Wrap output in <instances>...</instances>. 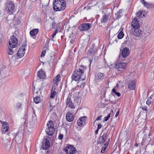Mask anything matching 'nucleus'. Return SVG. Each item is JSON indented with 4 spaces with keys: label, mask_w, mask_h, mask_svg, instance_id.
Listing matches in <instances>:
<instances>
[{
    "label": "nucleus",
    "mask_w": 154,
    "mask_h": 154,
    "mask_svg": "<svg viewBox=\"0 0 154 154\" xmlns=\"http://www.w3.org/2000/svg\"><path fill=\"white\" fill-rule=\"evenodd\" d=\"M104 4L102 2L100 1L97 2L94 6V7L96 11L99 10L103 8L104 6Z\"/></svg>",
    "instance_id": "2eb2a0df"
},
{
    "label": "nucleus",
    "mask_w": 154,
    "mask_h": 154,
    "mask_svg": "<svg viewBox=\"0 0 154 154\" xmlns=\"http://www.w3.org/2000/svg\"><path fill=\"white\" fill-rule=\"evenodd\" d=\"M35 87H34V89H35Z\"/></svg>",
    "instance_id": "6e6d98bb"
},
{
    "label": "nucleus",
    "mask_w": 154,
    "mask_h": 154,
    "mask_svg": "<svg viewBox=\"0 0 154 154\" xmlns=\"http://www.w3.org/2000/svg\"><path fill=\"white\" fill-rule=\"evenodd\" d=\"M38 77L41 79H44L46 77L45 72L41 69L38 72Z\"/></svg>",
    "instance_id": "412c9836"
},
{
    "label": "nucleus",
    "mask_w": 154,
    "mask_h": 154,
    "mask_svg": "<svg viewBox=\"0 0 154 154\" xmlns=\"http://www.w3.org/2000/svg\"><path fill=\"white\" fill-rule=\"evenodd\" d=\"M131 26L133 27V29L139 27V24L137 18H135L132 20Z\"/></svg>",
    "instance_id": "a211bd4d"
},
{
    "label": "nucleus",
    "mask_w": 154,
    "mask_h": 154,
    "mask_svg": "<svg viewBox=\"0 0 154 154\" xmlns=\"http://www.w3.org/2000/svg\"><path fill=\"white\" fill-rule=\"evenodd\" d=\"M9 130V128H1V131H2V133L3 134H5L6 132H8Z\"/></svg>",
    "instance_id": "473e14b6"
},
{
    "label": "nucleus",
    "mask_w": 154,
    "mask_h": 154,
    "mask_svg": "<svg viewBox=\"0 0 154 154\" xmlns=\"http://www.w3.org/2000/svg\"><path fill=\"white\" fill-rule=\"evenodd\" d=\"M38 32V30L37 29H33L30 32V35L32 36H35L36 35Z\"/></svg>",
    "instance_id": "4be33fe9"
},
{
    "label": "nucleus",
    "mask_w": 154,
    "mask_h": 154,
    "mask_svg": "<svg viewBox=\"0 0 154 154\" xmlns=\"http://www.w3.org/2000/svg\"><path fill=\"white\" fill-rule=\"evenodd\" d=\"M26 46H27V45H26L25 44V45H22L19 49L17 53V54L19 57H21L24 56L25 53Z\"/></svg>",
    "instance_id": "9b49d317"
},
{
    "label": "nucleus",
    "mask_w": 154,
    "mask_h": 154,
    "mask_svg": "<svg viewBox=\"0 0 154 154\" xmlns=\"http://www.w3.org/2000/svg\"><path fill=\"white\" fill-rule=\"evenodd\" d=\"M151 103V101L149 100H148L146 101V104L148 105H149Z\"/></svg>",
    "instance_id": "de8ad7c7"
},
{
    "label": "nucleus",
    "mask_w": 154,
    "mask_h": 154,
    "mask_svg": "<svg viewBox=\"0 0 154 154\" xmlns=\"http://www.w3.org/2000/svg\"><path fill=\"white\" fill-rule=\"evenodd\" d=\"M86 117L85 116L82 117L79 119L77 121V124L80 126H82L85 125L86 123Z\"/></svg>",
    "instance_id": "4468645a"
},
{
    "label": "nucleus",
    "mask_w": 154,
    "mask_h": 154,
    "mask_svg": "<svg viewBox=\"0 0 154 154\" xmlns=\"http://www.w3.org/2000/svg\"><path fill=\"white\" fill-rule=\"evenodd\" d=\"M10 145H9V147H10Z\"/></svg>",
    "instance_id": "5fc2aeb1"
},
{
    "label": "nucleus",
    "mask_w": 154,
    "mask_h": 154,
    "mask_svg": "<svg viewBox=\"0 0 154 154\" xmlns=\"http://www.w3.org/2000/svg\"><path fill=\"white\" fill-rule=\"evenodd\" d=\"M47 125L48 128L46 130V132L49 135L52 136L55 131L53 122L51 120L49 121Z\"/></svg>",
    "instance_id": "7ed1b4c3"
},
{
    "label": "nucleus",
    "mask_w": 154,
    "mask_h": 154,
    "mask_svg": "<svg viewBox=\"0 0 154 154\" xmlns=\"http://www.w3.org/2000/svg\"><path fill=\"white\" fill-rule=\"evenodd\" d=\"M22 104L20 103H16L15 108L16 109H19L22 107Z\"/></svg>",
    "instance_id": "f704fd0d"
},
{
    "label": "nucleus",
    "mask_w": 154,
    "mask_h": 154,
    "mask_svg": "<svg viewBox=\"0 0 154 154\" xmlns=\"http://www.w3.org/2000/svg\"><path fill=\"white\" fill-rule=\"evenodd\" d=\"M85 79L86 77L84 75V71L79 68L76 69L72 75V81L82 82Z\"/></svg>",
    "instance_id": "f257e3e1"
},
{
    "label": "nucleus",
    "mask_w": 154,
    "mask_h": 154,
    "mask_svg": "<svg viewBox=\"0 0 154 154\" xmlns=\"http://www.w3.org/2000/svg\"><path fill=\"white\" fill-rule=\"evenodd\" d=\"M12 48L10 47H9L8 50V54L9 55H11L13 54L14 52Z\"/></svg>",
    "instance_id": "e433bc0d"
},
{
    "label": "nucleus",
    "mask_w": 154,
    "mask_h": 154,
    "mask_svg": "<svg viewBox=\"0 0 154 154\" xmlns=\"http://www.w3.org/2000/svg\"><path fill=\"white\" fill-rule=\"evenodd\" d=\"M109 15L104 14L101 19L100 21L102 23H105L109 20Z\"/></svg>",
    "instance_id": "aec40b11"
},
{
    "label": "nucleus",
    "mask_w": 154,
    "mask_h": 154,
    "mask_svg": "<svg viewBox=\"0 0 154 154\" xmlns=\"http://www.w3.org/2000/svg\"><path fill=\"white\" fill-rule=\"evenodd\" d=\"M112 93L115 94L117 95L118 97H119L121 95L120 93L119 92H116L115 89L114 88H113L112 89Z\"/></svg>",
    "instance_id": "c9c22d12"
},
{
    "label": "nucleus",
    "mask_w": 154,
    "mask_h": 154,
    "mask_svg": "<svg viewBox=\"0 0 154 154\" xmlns=\"http://www.w3.org/2000/svg\"><path fill=\"white\" fill-rule=\"evenodd\" d=\"M9 45L11 48H15L17 47L18 41L15 36L12 35L9 40Z\"/></svg>",
    "instance_id": "0eeeda50"
},
{
    "label": "nucleus",
    "mask_w": 154,
    "mask_h": 154,
    "mask_svg": "<svg viewBox=\"0 0 154 154\" xmlns=\"http://www.w3.org/2000/svg\"><path fill=\"white\" fill-rule=\"evenodd\" d=\"M142 109L144 110H146V106L143 107Z\"/></svg>",
    "instance_id": "3c124183"
},
{
    "label": "nucleus",
    "mask_w": 154,
    "mask_h": 154,
    "mask_svg": "<svg viewBox=\"0 0 154 154\" xmlns=\"http://www.w3.org/2000/svg\"><path fill=\"white\" fill-rule=\"evenodd\" d=\"M91 26V24L90 23H83L79 27V29L82 31H86L90 29Z\"/></svg>",
    "instance_id": "f8f14e48"
},
{
    "label": "nucleus",
    "mask_w": 154,
    "mask_h": 154,
    "mask_svg": "<svg viewBox=\"0 0 154 154\" xmlns=\"http://www.w3.org/2000/svg\"><path fill=\"white\" fill-rule=\"evenodd\" d=\"M107 133L106 132H102L100 134V137L106 140L107 138Z\"/></svg>",
    "instance_id": "bb28decb"
},
{
    "label": "nucleus",
    "mask_w": 154,
    "mask_h": 154,
    "mask_svg": "<svg viewBox=\"0 0 154 154\" xmlns=\"http://www.w3.org/2000/svg\"><path fill=\"white\" fill-rule=\"evenodd\" d=\"M106 140L104 138H102L100 137L97 139V144H101L103 142H104Z\"/></svg>",
    "instance_id": "393cba45"
},
{
    "label": "nucleus",
    "mask_w": 154,
    "mask_h": 154,
    "mask_svg": "<svg viewBox=\"0 0 154 154\" xmlns=\"http://www.w3.org/2000/svg\"><path fill=\"white\" fill-rule=\"evenodd\" d=\"M136 83V82L135 80H133L130 81L128 82V88L130 90H134L135 87Z\"/></svg>",
    "instance_id": "f3484780"
},
{
    "label": "nucleus",
    "mask_w": 154,
    "mask_h": 154,
    "mask_svg": "<svg viewBox=\"0 0 154 154\" xmlns=\"http://www.w3.org/2000/svg\"><path fill=\"white\" fill-rule=\"evenodd\" d=\"M127 65L126 63L118 62L116 64L115 68L118 70L123 72L125 70Z\"/></svg>",
    "instance_id": "423d86ee"
},
{
    "label": "nucleus",
    "mask_w": 154,
    "mask_h": 154,
    "mask_svg": "<svg viewBox=\"0 0 154 154\" xmlns=\"http://www.w3.org/2000/svg\"><path fill=\"white\" fill-rule=\"evenodd\" d=\"M91 5V4H90V3H89L88 5V6H90V5Z\"/></svg>",
    "instance_id": "864d4df0"
},
{
    "label": "nucleus",
    "mask_w": 154,
    "mask_h": 154,
    "mask_svg": "<svg viewBox=\"0 0 154 154\" xmlns=\"http://www.w3.org/2000/svg\"><path fill=\"white\" fill-rule=\"evenodd\" d=\"M53 7L56 11L63 10L66 7V3L64 0H55L53 2Z\"/></svg>",
    "instance_id": "f03ea898"
},
{
    "label": "nucleus",
    "mask_w": 154,
    "mask_h": 154,
    "mask_svg": "<svg viewBox=\"0 0 154 154\" xmlns=\"http://www.w3.org/2000/svg\"><path fill=\"white\" fill-rule=\"evenodd\" d=\"M60 75H58L56 77H55L53 80V83L54 84H56V85L57 86L58 84L59 79L60 78Z\"/></svg>",
    "instance_id": "5701e85b"
},
{
    "label": "nucleus",
    "mask_w": 154,
    "mask_h": 154,
    "mask_svg": "<svg viewBox=\"0 0 154 154\" xmlns=\"http://www.w3.org/2000/svg\"><path fill=\"white\" fill-rule=\"evenodd\" d=\"M46 53V51L45 50H43L42 51L41 54V57H44L45 55V54Z\"/></svg>",
    "instance_id": "a19ab883"
},
{
    "label": "nucleus",
    "mask_w": 154,
    "mask_h": 154,
    "mask_svg": "<svg viewBox=\"0 0 154 154\" xmlns=\"http://www.w3.org/2000/svg\"><path fill=\"white\" fill-rule=\"evenodd\" d=\"M133 31L134 35L137 37H139L142 34V31L139 29V27L133 28Z\"/></svg>",
    "instance_id": "dca6fc26"
},
{
    "label": "nucleus",
    "mask_w": 154,
    "mask_h": 154,
    "mask_svg": "<svg viewBox=\"0 0 154 154\" xmlns=\"http://www.w3.org/2000/svg\"><path fill=\"white\" fill-rule=\"evenodd\" d=\"M66 104L67 106H68L69 107L71 108L74 109L75 108V106L74 104L72 102L69 95L68 96L66 100Z\"/></svg>",
    "instance_id": "ddd939ff"
},
{
    "label": "nucleus",
    "mask_w": 154,
    "mask_h": 154,
    "mask_svg": "<svg viewBox=\"0 0 154 154\" xmlns=\"http://www.w3.org/2000/svg\"><path fill=\"white\" fill-rule=\"evenodd\" d=\"M50 147V143L49 140L46 138L44 139L42 143L41 149L47 150Z\"/></svg>",
    "instance_id": "9d476101"
},
{
    "label": "nucleus",
    "mask_w": 154,
    "mask_h": 154,
    "mask_svg": "<svg viewBox=\"0 0 154 154\" xmlns=\"http://www.w3.org/2000/svg\"><path fill=\"white\" fill-rule=\"evenodd\" d=\"M108 143H105L104 145V146L102 147L101 150V153H103L104 152L105 150L106 149L107 147L108 146Z\"/></svg>",
    "instance_id": "cd10ccee"
},
{
    "label": "nucleus",
    "mask_w": 154,
    "mask_h": 154,
    "mask_svg": "<svg viewBox=\"0 0 154 154\" xmlns=\"http://www.w3.org/2000/svg\"><path fill=\"white\" fill-rule=\"evenodd\" d=\"M0 122L2 123V128H7L8 127V124L6 122H3L2 121H0Z\"/></svg>",
    "instance_id": "c85d7f7f"
},
{
    "label": "nucleus",
    "mask_w": 154,
    "mask_h": 154,
    "mask_svg": "<svg viewBox=\"0 0 154 154\" xmlns=\"http://www.w3.org/2000/svg\"><path fill=\"white\" fill-rule=\"evenodd\" d=\"M119 112H120L119 109H118L116 114V115H115L116 117H117V116H118V115H119Z\"/></svg>",
    "instance_id": "09e8293b"
},
{
    "label": "nucleus",
    "mask_w": 154,
    "mask_h": 154,
    "mask_svg": "<svg viewBox=\"0 0 154 154\" xmlns=\"http://www.w3.org/2000/svg\"><path fill=\"white\" fill-rule=\"evenodd\" d=\"M102 117V116L101 115L100 116L97 118H96V119L95 120V121H96L100 120Z\"/></svg>",
    "instance_id": "a18cd8bd"
},
{
    "label": "nucleus",
    "mask_w": 154,
    "mask_h": 154,
    "mask_svg": "<svg viewBox=\"0 0 154 154\" xmlns=\"http://www.w3.org/2000/svg\"><path fill=\"white\" fill-rule=\"evenodd\" d=\"M80 82V81H79V82H78L77 86L80 87V88L83 87L85 85L84 83L82 82L81 83V84H80L79 83Z\"/></svg>",
    "instance_id": "58836bf2"
},
{
    "label": "nucleus",
    "mask_w": 154,
    "mask_h": 154,
    "mask_svg": "<svg viewBox=\"0 0 154 154\" xmlns=\"http://www.w3.org/2000/svg\"><path fill=\"white\" fill-rule=\"evenodd\" d=\"M129 54V50L128 48H124L122 50L121 53L120 54L118 60L119 61H124Z\"/></svg>",
    "instance_id": "20e7f679"
},
{
    "label": "nucleus",
    "mask_w": 154,
    "mask_h": 154,
    "mask_svg": "<svg viewBox=\"0 0 154 154\" xmlns=\"http://www.w3.org/2000/svg\"><path fill=\"white\" fill-rule=\"evenodd\" d=\"M34 100L36 103H38L41 101L40 98L39 97L37 96L34 98Z\"/></svg>",
    "instance_id": "c756f323"
},
{
    "label": "nucleus",
    "mask_w": 154,
    "mask_h": 154,
    "mask_svg": "<svg viewBox=\"0 0 154 154\" xmlns=\"http://www.w3.org/2000/svg\"><path fill=\"white\" fill-rule=\"evenodd\" d=\"M57 94V92L55 91H51L50 96L51 98H54Z\"/></svg>",
    "instance_id": "2f4dec72"
},
{
    "label": "nucleus",
    "mask_w": 154,
    "mask_h": 154,
    "mask_svg": "<svg viewBox=\"0 0 154 154\" xmlns=\"http://www.w3.org/2000/svg\"><path fill=\"white\" fill-rule=\"evenodd\" d=\"M104 78L103 74L101 72L96 74L95 75L94 82L97 84L101 82Z\"/></svg>",
    "instance_id": "1a4fd4ad"
},
{
    "label": "nucleus",
    "mask_w": 154,
    "mask_h": 154,
    "mask_svg": "<svg viewBox=\"0 0 154 154\" xmlns=\"http://www.w3.org/2000/svg\"><path fill=\"white\" fill-rule=\"evenodd\" d=\"M141 2L144 5V6H146V8H149L150 6L149 4L146 2L144 0H141Z\"/></svg>",
    "instance_id": "7c9ffc66"
},
{
    "label": "nucleus",
    "mask_w": 154,
    "mask_h": 154,
    "mask_svg": "<svg viewBox=\"0 0 154 154\" xmlns=\"http://www.w3.org/2000/svg\"><path fill=\"white\" fill-rule=\"evenodd\" d=\"M14 4L11 1H8L6 3L5 9L10 14L14 12Z\"/></svg>",
    "instance_id": "39448f33"
},
{
    "label": "nucleus",
    "mask_w": 154,
    "mask_h": 154,
    "mask_svg": "<svg viewBox=\"0 0 154 154\" xmlns=\"http://www.w3.org/2000/svg\"><path fill=\"white\" fill-rule=\"evenodd\" d=\"M66 118L67 120L69 122H71L73 121L74 117L72 114L69 112H68L66 114Z\"/></svg>",
    "instance_id": "6ab92c4d"
},
{
    "label": "nucleus",
    "mask_w": 154,
    "mask_h": 154,
    "mask_svg": "<svg viewBox=\"0 0 154 154\" xmlns=\"http://www.w3.org/2000/svg\"><path fill=\"white\" fill-rule=\"evenodd\" d=\"M63 137V135L62 134H60L58 136V139L60 140H62Z\"/></svg>",
    "instance_id": "79ce46f5"
},
{
    "label": "nucleus",
    "mask_w": 154,
    "mask_h": 154,
    "mask_svg": "<svg viewBox=\"0 0 154 154\" xmlns=\"http://www.w3.org/2000/svg\"><path fill=\"white\" fill-rule=\"evenodd\" d=\"M124 34L122 32H120L118 34V38L120 39H122L124 36Z\"/></svg>",
    "instance_id": "72a5a7b5"
},
{
    "label": "nucleus",
    "mask_w": 154,
    "mask_h": 154,
    "mask_svg": "<svg viewBox=\"0 0 154 154\" xmlns=\"http://www.w3.org/2000/svg\"><path fill=\"white\" fill-rule=\"evenodd\" d=\"M102 127V125L101 124H99L97 125V128L98 129H100Z\"/></svg>",
    "instance_id": "49530a36"
},
{
    "label": "nucleus",
    "mask_w": 154,
    "mask_h": 154,
    "mask_svg": "<svg viewBox=\"0 0 154 154\" xmlns=\"http://www.w3.org/2000/svg\"><path fill=\"white\" fill-rule=\"evenodd\" d=\"M142 12L139 11L138 13H137V16L139 18H142Z\"/></svg>",
    "instance_id": "4c0bfd02"
},
{
    "label": "nucleus",
    "mask_w": 154,
    "mask_h": 154,
    "mask_svg": "<svg viewBox=\"0 0 154 154\" xmlns=\"http://www.w3.org/2000/svg\"><path fill=\"white\" fill-rule=\"evenodd\" d=\"M20 23V20L19 19L17 18H14V20L13 21V23L14 25H17V24H19Z\"/></svg>",
    "instance_id": "a878e982"
},
{
    "label": "nucleus",
    "mask_w": 154,
    "mask_h": 154,
    "mask_svg": "<svg viewBox=\"0 0 154 154\" xmlns=\"http://www.w3.org/2000/svg\"><path fill=\"white\" fill-rule=\"evenodd\" d=\"M63 149L66 154H74L77 151L75 148L71 146H67Z\"/></svg>",
    "instance_id": "6e6552de"
},
{
    "label": "nucleus",
    "mask_w": 154,
    "mask_h": 154,
    "mask_svg": "<svg viewBox=\"0 0 154 154\" xmlns=\"http://www.w3.org/2000/svg\"><path fill=\"white\" fill-rule=\"evenodd\" d=\"M121 13V10H119L116 14V15L117 16V17H120L119 15Z\"/></svg>",
    "instance_id": "37998d69"
},
{
    "label": "nucleus",
    "mask_w": 154,
    "mask_h": 154,
    "mask_svg": "<svg viewBox=\"0 0 154 154\" xmlns=\"http://www.w3.org/2000/svg\"><path fill=\"white\" fill-rule=\"evenodd\" d=\"M110 114H109L107 116V117H105L104 118V121L106 122L110 118Z\"/></svg>",
    "instance_id": "ea45409f"
},
{
    "label": "nucleus",
    "mask_w": 154,
    "mask_h": 154,
    "mask_svg": "<svg viewBox=\"0 0 154 154\" xmlns=\"http://www.w3.org/2000/svg\"><path fill=\"white\" fill-rule=\"evenodd\" d=\"M56 88H57L56 86H55V85H53L51 91L53 90V91H55V90Z\"/></svg>",
    "instance_id": "8fccbe9b"
},
{
    "label": "nucleus",
    "mask_w": 154,
    "mask_h": 154,
    "mask_svg": "<svg viewBox=\"0 0 154 154\" xmlns=\"http://www.w3.org/2000/svg\"><path fill=\"white\" fill-rule=\"evenodd\" d=\"M99 130V129H97V130H96V131H95V133L96 134H97L98 133Z\"/></svg>",
    "instance_id": "603ef678"
},
{
    "label": "nucleus",
    "mask_w": 154,
    "mask_h": 154,
    "mask_svg": "<svg viewBox=\"0 0 154 154\" xmlns=\"http://www.w3.org/2000/svg\"><path fill=\"white\" fill-rule=\"evenodd\" d=\"M57 32V29L55 30V31H54V32H53V34L52 35V37L53 38L54 37V36H55L56 35Z\"/></svg>",
    "instance_id": "c03bdc74"
},
{
    "label": "nucleus",
    "mask_w": 154,
    "mask_h": 154,
    "mask_svg": "<svg viewBox=\"0 0 154 154\" xmlns=\"http://www.w3.org/2000/svg\"><path fill=\"white\" fill-rule=\"evenodd\" d=\"M96 49L94 47L91 48L88 51V54L91 56H92L95 53Z\"/></svg>",
    "instance_id": "b1692460"
}]
</instances>
